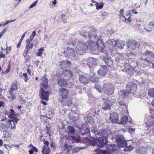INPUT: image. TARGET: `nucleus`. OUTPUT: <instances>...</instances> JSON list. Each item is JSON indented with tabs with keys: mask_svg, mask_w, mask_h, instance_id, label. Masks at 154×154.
Wrapping results in <instances>:
<instances>
[{
	"mask_svg": "<svg viewBox=\"0 0 154 154\" xmlns=\"http://www.w3.org/2000/svg\"><path fill=\"white\" fill-rule=\"evenodd\" d=\"M88 44H85L84 42H79L76 46V53L82 54L85 52V51L88 48L91 49L93 47L94 43L91 40H90L87 42Z\"/></svg>",
	"mask_w": 154,
	"mask_h": 154,
	"instance_id": "obj_1",
	"label": "nucleus"
},
{
	"mask_svg": "<svg viewBox=\"0 0 154 154\" xmlns=\"http://www.w3.org/2000/svg\"><path fill=\"white\" fill-rule=\"evenodd\" d=\"M70 40H72L71 43H68V46L67 47V48L65 50L64 52L65 55L66 57L69 59H72V58L74 57L76 55V53L73 50L72 46L74 47L76 45V41L75 39H70Z\"/></svg>",
	"mask_w": 154,
	"mask_h": 154,
	"instance_id": "obj_2",
	"label": "nucleus"
},
{
	"mask_svg": "<svg viewBox=\"0 0 154 154\" xmlns=\"http://www.w3.org/2000/svg\"><path fill=\"white\" fill-rule=\"evenodd\" d=\"M128 48L127 49V55L128 57H134L135 55L132 52H128L130 49L132 50H137L139 48V45L136 41L134 40L129 41L127 43Z\"/></svg>",
	"mask_w": 154,
	"mask_h": 154,
	"instance_id": "obj_3",
	"label": "nucleus"
},
{
	"mask_svg": "<svg viewBox=\"0 0 154 154\" xmlns=\"http://www.w3.org/2000/svg\"><path fill=\"white\" fill-rule=\"evenodd\" d=\"M107 139L103 137H99L97 139L98 142H97L95 139L91 138L90 139V143L94 146L97 145L98 146L102 147L105 146L108 143Z\"/></svg>",
	"mask_w": 154,
	"mask_h": 154,
	"instance_id": "obj_4",
	"label": "nucleus"
},
{
	"mask_svg": "<svg viewBox=\"0 0 154 154\" xmlns=\"http://www.w3.org/2000/svg\"><path fill=\"white\" fill-rule=\"evenodd\" d=\"M18 114H16L14 113V111L13 109H11V112L9 114L10 118L12 119L11 120H9L10 122L9 125L11 127L12 129L15 128V124L19 120V117Z\"/></svg>",
	"mask_w": 154,
	"mask_h": 154,
	"instance_id": "obj_5",
	"label": "nucleus"
},
{
	"mask_svg": "<svg viewBox=\"0 0 154 154\" xmlns=\"http://www.w3.org/2000/svg\"><path fill=\"white\" fill-rule=\"evenodd\" d=\"M102 91L108 95H111L114 93V86L109 83H105L103 85Z\"/></svg>",
	"mask_w": 154,
	"mask_h": 154,
	"instance_id": "obj_6",
	"label": "nucleus"
},
{
	"mask_svg": "<svg viewBox=\"0 0 154 154\" xmlns=\"http://www.w3.org/2000/svg\"><path fill=\"white\" fill-rule=\"evenodd\" d=\"M113 132L110 131H106L104 129H101L100 130L99 136L108 140V139L111 140L113 139V137L116 136L115 134L113 135Z\"/></svg>",
	"mask_w": 154,
	"mask_h": 154,
	"instance_id": "obj_7",
	"label": "nucleus"
},
{
	"mask_svg": "<svg viewBox=\"0 0 154 154\" xmlns=\"http://www.w3.org/2000/svg\"><path fill=\"white\" fill-rule=\"evenodd\" d=\"M103 103L102 105V109L104 110H109L111 109V106L112 104L113 101L107 98L106 99L103 98Z\"/></svg>",
	"mask_w": 154,
	"mask_h": 154,
	"instance_id": "obj_8",
	"label": "nucleus"
},
{
	"mask_svg": "<svg viewBox=\"0 0 154 154\" xmlns=\"http://www.w3.org/2000/svg\"><path fill=\"white\" fill-rule=\"evenodd\" d=\"M137 86L136 84L131 82L128 83L126 87V89L128 93L134 94L136 91Z\"/></svg>",
	"mask_w": 154,
	"mask_h": 154,
	"instance_id": "obj_9",
	"label": "nucleus"
},
{
	"mask_svg": "<svg viewBox=\"0 0 154 154\" xmlns=\"http://www.w3.org/2000/svg\"><path fill=\"white\" fill-rule=\"evenodd\" d=\"M81 35L84 36L86 38L88 37L89 38H95L96 37V33L95 29H93V30L91 32H90L88 33L85 31L81 32Z\"/></svg>",
	"mask_w": 154,
	"mask_h": 154,
	"instance_id": "obj_10",
	"label": "nucleus"
},
{
	"mask_svg": "<svg viewBox=\"0 0 154 154\" xmlns=\"http://www.w3.org/2000/svg\"><path fill=\"white\" fill-rule=\"evenodd\" d=\"M40 93L41 94L40 98L42 99L46 100H48L49 93L48 91H46V89H45L43 87H41Z\"/></svg>",
	"mask_w": 154,
	"mask_h": 154,
	"instance_id": "obj_11",
	"label": "nucleus"
},
{
	"mask_svg": "<svg viewBox=\"0 0 154 154\" xmlns=\"http://www.w3.org/2000/svg\"><path fill=\"white\" fill-rule=\"evenodd\" d=\"M87 61L90 68H94L97 64V60L95 58L90 57L87 59Z\"/></svg>",
	"mask_w": 154,
	"mask_h": 154,
	"instance_id": "obj_12",
	"label": "nucleus"
},
{
	"mask_svg": "<svg viewBox=\"0 0 154 154\" xmlns=\"http://www.w3.org/2000/svg\"><path fill=\"white\" fill-rule=\"evenodd\" d=\"M107 72L106 67L105 66H101L100 69L98 71V74L101 76H103L106 75Z\"/></svg>",
	"mask_w": 154,
	"mask_h": 154,
	"instance_id": "obj_13",
	"label": "nucleus"
},
{
	"mask_svg": "<svg viewBox=\"0 0 154 154\" xmlns=\"http://www.w3.org/2000/svg\"><path fill=\"white\" fill-rule=\"evenodd\" d=\"M110 119L111 122L113 123H117L119 122V116L118 114L116 113H113L110 115Z\"/></svg>",
	"mask_w": 154,
	"mask_h": 154,
	"instance_id": "obj_14",
	"label": "nucleus"
},
{
	"mask_svg": "<svg viewBox=\"0 0 154 154\" xmlns=\"http://www.w3.org/2000/svg\"><path fill=\"white\" fill-rule=\"evenodd\" d=\"M63 76L66 78L67 80L72 76V72L68 69L63 70Z\"/></svg>",
	"mask_w": 154,
	"mask_h": 154,
	"instance_id": "obj_15",
	"label": "nucleus"
},
{
	"mask_svg": "<svg viewBox=\"0 0 154 154\" xmlns=\"http://www.w3.org/2000/svg\"><path fill=\"white\" fill-rule=\"evenodd\" d=\"M118 134V132L117 131L113 132V135L115 134L116 135L115 137H113V139H116L117 143L125 140L124 137L123 135L119 134L117 135Z\"/></svg>",
	"mask_w": 154,
	"mask_h": 154,
	"instance_id": "obj_16",
	"label": "nucleus"
},
{
	"mask_svg": "<svg viewBox=\"0 0 154 154\" xmlns=\"http://www.w3.org/2000/svg\"><path fill=\"white\" fill-rule=\"evenodd\" d=\"M79 79L81 82L85 85L88 82V76L84 75H79Z\"/></svg>",
	"mask_w": 154,
	"mask_h": 154,
	"instance_id": "obj_17",
	"label": "nucleus"
},
{
	"mask_svg": "<svg viewBox=\"0 0 154 154\" xmlns=\"http://www.w3.org/2000/svg\"><path fill=\"white\" fill-rule=\"evenodd\" d=\"M95 152H98L97 154H111L112 151L107 148L106 150H99L98 148L95 149L94 150Z\"/></svg>",
	"mask_w": 154,
	"mask_h": 154,
	"instance_id": "obj_18",
	"label": "nucleus"
},
{
	"mask_svg": "<svg viewBox=\"0 0 154 154\" xmlns=\"http://www.w3.org/2000/svg\"><path fill=\"white\" fill-rule=\"evenodd\" d=\"M60 63V67L63 70H64V69L68 67L69 65L71 64L70 62L69 61H63Z\"/></svg>",
	"mask_w": 154,
	"mask_h": 154,
	"instance_id": "obj_19",
	"label": "nucleus"
},
{
	"mask_svg": "<svg viewBox=\"0 0 154 154\" xmlns=\"http://www.w3.org/2000/svg\"><path fill=\"white\" fill-rule=\"evenodd\" d=\"M125 44V42L122 40L118 41V42L115 41V47L116 45V47L119 49L123 48Z\"/></svg>",
	"mask_w": 154,
	"mask_h": 154,
	"instance_id": "obj_20",
	"label": "nucleus"
},
{
	"mask_svg": "<svg viewBox=\"0 0 154 154\" xmlns=\"http://www.w3.org/2000/svg\"><path fill=\"white\" fill-rule=\"evenodd\" d=\"M97 44L99 50L101 51H102L105 47L103 41L101 39H99L97 42Z\"/></svg>",
	"mask_w": 154,
	"mask_h": 154,
	"instance_id": "obj_21",
	"label": "nucleus"
},
{
	"mask_svg": "<svg viewBox=\"0 0 154 154\" xmlns=\"http://www.w3.org/2000/svg\"><path fill=\"white\" fill-rule=\"evenodd\" d=\"M136 152L137 154H146V149L143 147H139L137 149Z\"/></svg>",
	"mask_w": 154,
	"mask_h": 154,
	"instance_id": "obj_22",
	"label": "nucleus"
},
{
	"mask_svg": "<svg viewBox=\"0 0 154 154\" xmlns=\"http://www.w3.org/2000/svg\"><path fill=\"white\" fill-rule=\"evenodd\" d=\"M103 60L105 63L108 66L110 67L112 65L113 61L110 58L106 57L103 58Z\"/></svg>",
	"mask_w": 154,
	"mask_h": 154,
	"instance_id": "obj_23",
	"label": "nucleus"
},
{
	"mask_svg": "<svg viewBox=\"0 0 154 154\" xmlns=\"http://www.w3.org/2000/svg\"><path fill=\"white\" fill-rule=\"evenodd\" d=\"M126 72H127L130 75L133 74L134 70L132 67L128 66H125V70Z\"/></svg>",
	"mask_w": 154,
	"mask_h": 154,
	"instance_id": "obj_24",
	"label": "nucleus"
},
{
	"mask_svg": "<svg viewBox=\"0 0 154 154\" xmlns=\"http://www.w3.org/2000/svg\"><path fill=\"white\" fill-rule=\"evenodd\" d=\"M59 85L61 87H66L67 85V81L64 79H60L58 81Z\"/></svg>",
	"mask_w": 154,
	"mask_h": 154,
	"instance_id": "obj_25",
	"label": "nucleus"
},
{
	"mask_svg": "<svg viewBox=\"0 0 154 154\" xmlns=\"http://www.w3.org/2000/svg\"><path fill=\"white\" fill-rule=\"evenodd\" d=\"M11 137V134L6 131H3L2 137L5 140H10Z\"/></svg>",
	"mask_w": 154,
	"mask_h": 154,
	"instance_id": "obj_26",
	"label": "nucleus"
},
{
	"mask_svg": "<svg viewBox=\"0 0 154 154\" xmlns=\"http://www.w3.org/2000/svg\"><path fill=\"white\" fill-rule=\"evenodd\" d=\"M60 94L63 97H66L67 96L68 91L65 88L60 89Z\"/></svg>",
	"mask_w": 154,
	"mask_h": 154,
	"instance_id": "obj_27",
	"label": "nucleus"
},
{
	"mask_svg": "<svg viewBox=\"0 0 154 154\" xmlns=\"http://www.w3.org/2000/svg\"><path fill=\"white\" fill-rule=\"evenodd\" d=\"M99 79V77L95 74H93L90 78V80L93 83H96L98 82Z\"/></svg>",
	"mask_w": 154,
	"mask_h": 154,
	"instance_id": "obj_28",
	"label": "nucleus"
},
{
	"mask_svg": "<svg viewBox=\"0 0 154 154\" xmlns=\"http://www.w3.org/2000/svg\"><path fill=\"white\" fill-rule=\"evenodd\" d=\"M18 85L16 83H13L11 86V88L9 90V93L12 94V93H14V91L17 90V89Z\"/></svg>",
	"mask_w": 154,
	"mask_h": 154,
	"instance_id": "obj_29",
	"label": "nucleus"
},
{
	"mask_svg": "<svg viewBox=\"0 0 154 154\" xmlns=\"http://www.w3.org/2000/svg\"><path fill=\"white\" fill-rule=\"evenodd\" d=\"M42 87L44 89H46L48 86V79L45 77H43L42 78Z\"/></svg>",
	"mask_w": 154,
	"mask_h": 154,
	"instance_id": "obj_30",
	"label": "nucleus"
},
{
	"mask_svg": "<svg viewBox=\"0 0 154 154\" xmlns=\"http://www.w3.org/2000/svg\"><path fill=\"white\" fill-rule=\"evenodd\" d=\"M128 118L127 116H124L121 118V120L119 121L118 123L119 124H125L128 122Z\"/></svg>",
	"mask_w": 154,
	"mask_h": 154,
	"instance_id": "obj_31",
	"label": "nucleus"
},
{
	"mask_svg": "<svg viewBox=\"0 0 154 154\" xmlns=\"http://www.w3.org/2000/svg\"><path fill=\"white\" fill-rule=\"evenodd\" d=\"M51 150L48 146H43L42 150V154H49Z\"/></svg>",
	"mask_w": 154,
	"mask_h": 154,
	"instance_id": "obj_32",
	"label": "nucleus"
},
{
	"mask_svg": "<svg viewBox=\"0 0 154 154\" xmlns=\"http://www.w3.org/2000/svg\"><path fill=\"white\" fill-rule=\"evenodd\" d=\"M128 95V94L125 90L121 91L119 94L120 98L122 99L125 98Z\"/></svg>",
	"mask_w": 154,
	"mask_h": 154,
	"instance_id": "obj_33",
	"label": "nucleus"
},
{
	"mask_svg": "<svg viewBox=\"0 0 154 154\" xmlns=\"http://www.w3.org/2000/svg\"><path fill=\"white\" fill-rule=\"evenodd\" d=\"M100 130L98 128L92 127L91 128V131L93 133L96 135L99 136Z\"/></svg>",
	"mask_w": 154,
	"mask_h": 154,
	"instance_id": "obj_34",
	"label": "nucleus"
},
{
	"mask_svg": "<svg viewBox=\"0 0 154 154\" xmlns=\"http://www.w3.org/2000/svg\"><path fill=\"white\" fill-rule=\"evenodd\" d=\"M67 131L68 133L71 135L73 134L75 132L74 127L71 126H69L68 127L67 129Z\"/></svg>",
	"mask_w": 154,
	"mask_h": 154,
	"instance_id": "obj_35",
	"label": "nucleus"
},
{
	"mask_svg": "<svg viewBox=\"0 0 154 154\" xmlns=\"http://www.w3.org/2000/svg\"><path fill=\"white\" fill-rule=\"evenodd\" d=\"M127 145V143L125 140L117 143V146L119 147H125Z\"/></svg>",
	"mask_w": 154,
	"mask_h": 154,
	"instance_id": "obj_36",
	"label": "nucleus"
},
{
	"mask_svg": "<svg viewBox=\"0 0 154 154\" xmlns=\"http://www.w3.org/2000/svg\"><path fill=\"white\" fill-rule=\"evenodd\" d=\"M33 46V43H31V42H30L28 39L26 40L25 47L29 48L30 49H31L32 48Z\"/></svg>",
	"mask_w": 154,
	"mask_h": 154,
	"instance_id": "obj_37",
	"label": "nucleus"
},
{
	"mask_svg": "<svg viewBox=\"0 0 154 154\" xmlns=\"http://www.w3.org/2000/svg\"><path fill=\"white\" fill-rule=\"evenodd\" d=\"M90 131L89 129L87 128L85 131H82L80 134V135L83 136H89L90 135Z\"/></svg>",
	"mask_w": 154,
	"mask_h": 154,
	"instance_id": "obj_38",
	"label": "nucleus"
},
{
	"mask_svg": "<svg viewBox=\"0 0 154 154\" xmlns=\"http://www.w3.org/2000/svg\"><path fill=\"white\" fill-rule=\"evenodd\" d=\"M118 101L120 107L122 108L123 109H124L125 107L126 108H127L126 106L123 101L121 100H119Z\"/></svg>",
	"mask_w": 154,
	"mask_h": 154,
	"instance_id": "obj_39",
	"label": "nucleus"
},
{
	"mask_svg": "<svg viewBox=\"0 0 154 154\" xmlns=\"http://www.w3.org/2000/svg\"><path fill=\"white\" fill-rule=\"evenodd\" d=\"M148 94L151 97H154V88L149 89L148 90Z\"/></svg>",
	"mask_w": 154,
	"mask_h": 154,
	"instance_id": "obj_40",
	"label": "nucleus"
},
{
	"mask_svg": "<svg viewBox=\"0 0 154 154\" xmlns=\"http://www.w3.org/2000/svg\"><path fill=\"white\" fill-rule=\"evenodd\" d=\"M112 151V152L113 151H115L117 149V147L114 144H111L109 148H108Z\"/></svg>",
	"mask_w": 154,
	"mask_h": 154,
	"instance_id": "obj_41",
	"label": "nucleus"
},
{
	"mask_svg": "<svg viewBox=\"0 0 154 154\" xmlns=\"http://www.w3.org/2000/svg\"><path fill=\"white\" fill-rule=\"evenodd\" d=\"M125 148L124 149V150L125 151H130L133 150V147L131 145L127 146L125 147Z\"/></svg>",
	"mask_w": 154,
	"mask_h": 154,
	"instance_id": "obj_42",
	"label": "nucleus"
},
{
	"mask_svg": "<svg viewBox=\"0 0 154 154\" xmlns=\"http://www.w3.org/2000/svg\"><path fill=\"white\" fill-rule=\"evenodd\" d=\"M30 49L29 48L25 47L24 51H23V55L24 57H26L28 54L29 51Z\"/></svg>",
	"mask_w": 154,
	"mask_h": 154,
	"instance_id": "obj_43",
	"label": "nucleus"
},
{
	"mask_svg": "<svg viewBox=\"0 0 154 154\" xmlns=\"http://www.w3.org/2000/svg\"><path fill=\"white\" fill-rule=\"evenodd\" d=\"M97 9H99L102 8L103 6V3H97V4L94 5Z\"/></svg>",
	"mask_w": 154,
	"mask_h": 154,
	"instance_id": "obj_44",
	"label": "nucleus"
},
{
	"mask_svg": "<svg viewBox=\"0 0 154 154\" xmlns=\"http://www.w3.org/2000/svg\"><path fill=\"white\" fill-rule=\"evenodd\" d=\"M44 51V49L42 47L38 51L37 53V56H41L42 54V52Z\"/></svg>",
	"mask_w": 154,
	"mask_h": 154,
	"instance_id": "obj_45",
	"label": "nucleus"
},
{
	"mask_svg": "<svg viewBox=\"0 0 154 154\" xmlns=\"http://www.w3.org/2000/svg\"><path fill=\"white\" fill-rule=\"evenodd\" d=\"M94 88L97 90L98 92H101V86L100 85H95L94 86Z\"/></svg>",
	"mask_w": 154,
	"mask_h": 154,
	"instance_id": "obj_46",
	"label": "nucleus"
},
{
	"mask_svg": "<svg viewBox=\"0 0 154 154\" xmlns=\"http://www.w3.org/2000/svg\"><path fill=\"white\" fill-rule=\"evenodd\" d=\"M35 35V31H33L30 36L29 39H28L30 42H31L33 40Z\"/></svg>",
	"mask_w": 154,
	"mask_h": 154,
	"instance_id": "obj_47",
	"label": "nucleus"
},
{
	"mask_svg": "<svg viewBox=\"0 0 154 154\" xmlns=\"http://www.w3.org/2000/svg\"><path fill=\"white\" fill-rule=\"evenodd\" d=\"M149 116L150 117V122H151L152 123L151 124V125L152 124L154 125V113L151 115Z\"/></svg>",
	"mask_w": 154,
	"mask_h": 154,
	"instance_id": "obj_48",
	"label": "nucleus"
},
{
	"mask_svg": "<svg viewBox=\"0 0 154 154\" xmlns=\"http://www.w3.org/2000/svg\"><path fill=\"white\" fill-rule=\"evenodd\" d=\"M38 2V1L36 0L32 3L29 7V9H31L33 7L35 6Z\"/></svg>",
	"mask_w": 154,
	"mask_h": 154,
	"instance_id": "obj_49",
	"label": "nucleus"
},
{
	"mask_svg": "<svg viewBox=\"0 0 154 154\" xmlns=\"http://www.w3.org/2000/svg\"><path fill=\"white\" fill-rule=\"evenodd\" d=\"M11 97L9 98H11V99L12 100H14L16 98L15 95L14 94V93H12V94L10 93Z\"/></svg>",
	"mask_w": 154,
	"mask_h": 154,
	"instance_id": "obj_50",
	"label": "nucleus"
},
{
	"mask_svg": "<svg viewBox=\"0 0 154 154\" xmlns=\"http://www.w3.org/2000/svg\"><path fill=\"white\" fill-rule=\"evenodd\" d=\"M71 137L72 139L74 142L77 143L80 142V140L78 138L72 136Z\"/></svg>",
	"mask_w": 154,
	"mask_h": 154,
	"instance_id": "obj_51",
	"label": "nucleus"
},
{
	"mask_svg": "<svg viewBox=\"0 0 154 154\" xmlns=\"http://www.w3.org/2000/svg\"><path fill=\"white\" fill-rule=\"evenodd\" d=\"M135 129L134 128H131V127L129 128L128 129V132L130 133H133L135 131Z\"/></svg>",
	"mask_w": 154,
	"mask_h": 154,
	"instance_id": "obj_52",
	"label": "nucleus"
},
{
	"mask_svg": "<svg viewBox=\"0 0 154 154\" xmlns=\"http://www.w3.org/2000/svg\"><path fill=\"white\" fill-rule=\"evenodd\" d=\"M69 119L71 120L70 121L71 122H72L76 121L77 119V118H76L75 116H72V117H69Z\"/></svg>",
	"mask_w": 154,
	"mask_h": 154,
	"instance_id": "obj_53",
	"label": "nucleus"
},
{
	"mask_svg": "<svg viewBox=\"0 0 154 154\" xmlns=\"http://www.w3.org/2000/svg\"><path fill=\"white\" fill-rule=\"evenodd\" d=\"M23 75L24 77V80L25 82H26L27 80L29 79L28 77L27 76V74L26 73H23Z\"/></svg>",
	"mask_w": 154,
	"mask_h": 154,
	"instance_id": "obj_54",
	"label": "nucleus"
},
{
	"mask_svg": "<svg viewBox=\"0 0 154 154\" xmlns=\"http://www.w3.org/2000/svg\"><path fill=\"white\" fill-rule=\"evenodd\" d=\"M3 129H6L8 128V126L5 124H2L1 126Z\"/></svg>",
	"mask_w": 154,
	"mask_h": 154,
	"instance_id": "obj_55",
	"label": "nucleus"
},
{
	"mask_svg": "<svg viewBox=\"0 0 154 154\" xmlns=\"http://www.w3.org/2000/svg\"><path fill=\"white\" fill-rule=\"evenodd\" d=\"M51 148H52L53 149H55L56 147V144L55 143L52 142L51 143V144L50 146Z\"/></svg>",
	"mask_w": 154,
	"mask_h": 154,
	"instance_id": "obj_56",
	"label": "nucleus"
},
{
	"mask_svg": "<svg viewBox=\"0 0 154 154\" xmlns=\"http://www.w3.org/2000/svg\"><path fill=\"white\" fill-rule=\"evenodd\" d=\"M72 103V101L71 100H68V101L67 102L66 105L68 106H70L71 105Z\"/></svg>",
	"mask_w": 154,
	"mask_h": 154,
	"instance_id": "obj_57",
	"label": "nucleus"
},
{
	"mask_svg": "<svg viewBox=\"0 0 154 154\" xmlns=\"http://www.w3.org/2000/svg\"><path fill=\"white\" fill-rule=\"evenodd\" d=\"M131 13H129L128 14L126 15V16H128L129 15H130L129 17L127 19V23H129L131 21V20L130 19V18L131 17Z\"/></svg>",
	"mask_w": 154,
	"mask_h": 154,
	"instance_id": "obj_58",
	"label": "nucleus"
},
{
	"mask_svg": "<svg viewBox=\"0 0 154 154\" xmlns=\"http://www.w3.org/2000/svg\"><path fill=\"white\" fill-rule=\"evenodd\" d=\"M149 26H151L154 27V21L150 22L148 24Z\"/></svg>",
	"mask_w": 154,
	"mask_h": 154,
	"instance_id": "obj_59",
	"label": "nucleus"
},
{
	"mask_svg": "<svg viewBox=\"0 0 154 154\" xmlns=\"http://www.w3.org/2000/svg\"><path fill=\"white\" fill-rule=\"evenodd\" d=\"M143 61H144V62L148 63H149V65L150 66H151V65H150V64H151V63H150L149 61L147 60L146 59H143ZM152 64L153 65L152 63Z\"/></svg>",
	"mask_w": 154,
	"mask_h": 154,
	"instance_id": "obj_60",
	"label": "nucleus"
},
{
	"mask_svg": "<svg viewBox=\"0 0 154 154\" xmlns=\"http://www.w3.org/2000/svg\"><path fill=\"white\" fill-rule=\"evenodd\" d=\"M15 20H16V19L14 20H7L6 21L5 23H6V25H7L10 23L14 21Z\"/></svg>",
	"mask_w": 154,
	"mask_h": 154,
	"instance_id": "obj_61",
	"label": "nucleus"
},
{
	"mask_svg": "<svg viewBox=\"0 0 154 154\" xmlns=\"http://www.w3.org/2000/svg\"><path fill=\"white\" fill-rule=\"evenodd\" d=\"M44 144L45 145L44 146H48V145L49 144V142L48 141L46 140V141H44Z\"/></svg>",
	"mask_w": 154,
	"mask_h": 154,
	"instance_id": "obj_62",
	"label": "nucleus"
},
{
	"mask_svg": "<svg viewBox=\"0 0 154 154\" xmlns=\"http://www.w3.org/2000/svg\"><path fill=\"white\" fill-rule=\"evenodd\" d=\"M149 53H151V51H149L148 50H146L145 53V54L146 55L148 56H149Z\"/></svg>",
	"mask_w": 154,
	"mask_h": 154,
	"instance_id": "obj_63",
	"label": "nucleus"
},
{
	"mask_svg": "<svg viewBox=\"0 0 154 154\" xmlns=\"http://www.w3.org/2000/svg\"><path fill=\"white\" fill-rule=\"evenodd\" d=\"M10 70V66L9 65L8 66V68L7 69H6V70L5 71V72L6 73H7L8 72H9Z\"/></svg>",
	"mask_w": 154,
	"mask_h": 154,
	"instance_id": "obj_64",
	"label": "nucleus"
}]
</instances>
